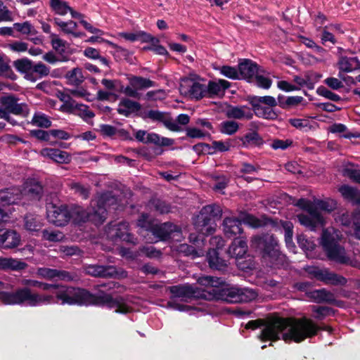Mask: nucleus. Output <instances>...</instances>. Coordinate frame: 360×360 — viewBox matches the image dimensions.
<instances>
[{"label":"nucleus","mask_w":360,"mask_h":360,"mask_svg":"<svg viewBox=\"0 0 360 360\" xmlns=\"http://www.w3.org/2000/svg\"><path fill=\"white\" fill-rule=\"evenodd\" d=\"M22 283L25 285V288L33 287L37 288L41 290H43L44 293H49L51 292L52 287H53V283H49L41 282L37 280L33 279H25L22 281Z\"/></svg>","instance_id":"49530a36"},{"label":"nucleus","mask_w":360,"mask_h":360,"mask_svg":"<svg viewBox=\"0 0 360 360\" xmlns=\"http://www.w3.org/2000/svg\"><path fill=\"white\" fill-rule=\"evenodd\" d=\"M50 37L53 49L59 54L63 55L65 52L66 42L55 34H51Z\"/></svg>","instance_id":"6e6d98bb"},{"label":"nucleus","mask_w":360,"mask_h":360,"mask_svg":"<svg viewBox=\"0 0 360 360\" xmlns=\"http://www.w3.org/2000/svg\"><path fill=\"white\" fill-rule=\"evenodd\" d=\"M104 214L103 209L96 211L95 207L91 208L89 212L80 207L72 210V218L78 224L89 221L96 226L101 225L104 222Z\"/></svg>","instance_id":"1a4fd4ad"},{"label":"nucleus","mask_w":360,"mask_h":360,"mask_svg":"<svg viewBox=\"0 0 360 360\" xmlns=\"http://www.w3.org/2000/svg\"><path fill=\"white\" fill-rule=\"evenodd\" d=\"M188 93L190 96L195 100L207 98L206 85L199 82H193L189 87Z\"/></svg>","instance_id":"ea45409f"},{"label":"nucleus","mask_w":360,"mask_h":360,"mask_svg":"<svg viewBox=\"0 0 360 360\" xmlns=\"http://www.w3.org/2000/svg\"><path fill=\"white\" fill-rule=\"evenodd\" d=\"M219 72L224 77L231 79H240L238 68H236L229 65H223L219 68Z\"/></svg>","instance_id":"4d7b16f0"},{"label":"nucleus","mask_w":360,"mask_h":360,"mask_svg":"<svg viewBox=\"0 0 360 360\" xmlns=\"http://www.w3.org/2000/svg\"><path fill=\"white\" fill-rule=\"evenodd\" d=\"M312 311L316 314L315 319L322 320L333 311V309L323 306H312Z\"/></svg>","instance_id":"0e129e2a"},{"label":"nucleus","mask_w":360,"mask_h":360,"mask_svg":"<svg viewBox=\"0 0 360 360\" xmlns=\"http://www.w3.org/2000/svg\"><path fill=\"white\" fill-rule=\"evenodd\" d=\"M120 36L125 40L134 42L141 41L142 43H155L160 42V40L153 37L150 34L144 31H137L136 32H121Z\"/></svg>","instance_id":"5701e85b"},{"label":"nucleus","mask_w":360,"mask_h":360,"mask_svg":"<svg viewBox=\"0 0 360 360\" xmlns=\"http://www.w3.org/2000/svg\"><path fill=\"white\" fill-rule=\"evenodd\" d=\"M309 296L316 303L334 304L336 301L334 294L325 288L312 290Z\"/></svg>","instance_id":"473e14b6"},{"label":"nucleus","mask_w":360,"mask_h":360,"mask_svg":"<svg viewBox=\"0 0 360 360\" xmlns=\"http://www.w3.org/2000/svg\"><path fill=\"white\" fill-rule=\"evenodd\" d=\"M50 69L41 62L32 63V68L27 75V80L34 82L44 77L49 75Z\"/></svg>","instance_id":"2f4dec72"},{"label":"nucleus","mask_w":360,"mask_h":360,"mask_svg":"<svg viewBox=\"0 0 360 360\" xmlns=\"http://www.w3.org/2000/svg\"><path fill=\"white\" fill-rule=\"evenodd\" d=\"M120 286L119 283L114 281L103 283L96 286L97 294H93L84 288L53 283V287L49 293L34 292L30 288H20L12 293L0 292V298L1 302L6 305H96L115 309L116 313L127 314L130 311V307L124 297H113L111 294L100 289L103 288L106 291H110Z\"/></svg>","instance_id":"f257e3e1"},{"label":"nucleus","mask_w":360,"mask_h":360,"mask_svg":"<svg viewBox=\"0 0 360 360\" xmlns=\"http://www.w3.org/2000/svg\"><path fill=\"white\" fill-rule=\"evenodd\" d=\"M9 59L4 54H0V76L15 80L16 75L9 65Z\"/></svg>","instance_id":"4c0bfd02"},{"label":"nucleus","mask_w":360,"mask_h":360,"mask_svg":"<svg viewBox=\"0 0 360 360\" xmlns=\"http://www.w3.org/2000/svg\"><path fill=\"white\" fill-rule=\"evenodd\" d=\"M107 237L115 242L117 240L136 244L137 239L129 232V224L126 221L110 223L105 228Z\"/></svg>","instance_id":"0eeeda50"},{"label":"nucleus","mask_w":360,"mask_h":360,"mask_svg":"<svg viewBox=\"0 0 360 360\" xmlns=\"http://www.w3.org/2000/svg\"><path fill=\"white\" fill-rule=\"evenodd\" d=\"M226 115L228 118L243 120L250 119L252 113L248 110L246 106H229L226 110Z\"/></svg>","instance_id":"f704fd0d"},{"label":"nucleus","mask_w":360,"mask_h":360,"mask_svg":"<svg viewBox=\"0 0 360 360\" xmlns=\"http://www.w3.org/2000/svg\"><path fill=\"white\" fill-rule=\"evenodd\" d=\"M13 28L22 34L35 35L37 34V31L29 21H25L22 23L15 22L13 24Z\"/></svg>","instance_id":"09e8293b"},{"label":"nucleus","mask_w":360,"mask_h":360,"mask_svg":"<svg viewBox=\"0 0 360 360\" xmlns=\"http://www.w3.org/2000/svg\"><path fill=\"white\" fill-rule=\"evenodd\" d=\"M27 266V264L21 260L0 256V270L1 271H21Z\"/></svg>","instance_id":"7c9ffc66"},{"label":"nucleus","mask_w":360,"mask_h":360,"mask_svg":"<svg viewBox=\"0 0 360 360\" xmlns=\"http://www.w3.org/2000/svg\"><path fill=\"white\" fill-rule=\"evenodd\" d=\"M231 86L229 82L225 79L218 81H209L206 85L207 98H214L215 96L222 95Z\"/></svg>","instance_id":"4be33fe9"},{"label":"nucleus","mask_w":360,"mask_h":360,"mask_svg":"<svg viewBox=\"0 0 360 360\" xmlns=\"http://www.w3.org/2000/svg\"><path fill=\"white\" fill-rule=\"evenodd\" d=\"M70 13L71 16L72 18L78 19L79 20V22L81 25L84 27L86 30H87L91 34H103V31L100 29H98L96 27H94L92 26L90 23H89L87 21L83 19L84 15L81 13H79L77 11H75L70 7V10L68 11Z\"/></svg>","instance_id":"c03bdc74"},{"label":"nucleus","mask_w":360,"mask_h":360,"mask_svg":"<svg viewBox=\"0 0 360 360\" xmlns=\"http://www.w3.org/2000/svg\"><path fill=\"white\" fill-rule=\"evenodd\" d=\"M32 63L33 62L29 58H22L15 60L13 62V67L18 72L24 75L25 79H27Z\"/></svg>","instance_id":"37998d69"},{"label":"nucleus","mask_w":360,"mask_h":360,"mask_svg":"<svg viewBox=\"0 0 360 360\" xmlns=\"http://www.w3.org/2000/svg\"><path fill=\"white\" fill-rule=\"evenodd\" d=\"M316 92L319 96L325 97L326 98L333 101H340L341 100V97L339 95L328 90L323 86H319L316 89Z\"/></svg>","instance_id":"052dcab7"},{"label":"nucleus","mask_w":360,"mask_h":360,"mask_svg":"<svg viewBox=\"0 0 360 360\" xmlns=\"http://www.w3.org/2000/svg\"><path fill=\"white\" fill-rule=\"evenodd\" d=\"M227 252L231 257H235L236 259L245 257L248 252L246 238L243 237L236 238L229 246Z\"/></svg>","instance_id":"aec40b11"},{"label":"nucleus","mask_w":360,"mask_h":360,"mask_svg":"<svg viewBox=\"0 0 360 360\" xmlns=\"http://www.w3.org/2000/svg\"><path fill=\"white\" fill-rule=\"evenodd\" d=\"M117 204V198L112 191H106L99 193L96 198V210H100L103 209L105 210L104 221L107 217V207L115 205Z\"/></svg>","instance_id":"412c9836"},{"label":"nucleus","mask_w":360,"mask_h":360,"mask_svg":"<svg viewBox=\"0 0 360 360\" xmlns=\"http://www.w3.org/2000/svg\"><path fill=\"white\" fill-rule=\"evenodd\" d=\"M332 333L333 328L326 325H318L306 317L288 319L276 317L270 320L261 331L263 341H275L281 338L285 342H301L307 338L316 336L319 331Z\"/></svg>","instance_id":"7ed1b4c3"},{"label":"nucleus","mask_w":360,"mask_h":360,"mask_svg":"<svg viewBox=\"0 0 360 360\" xmlns=\"http://www.w3.org/2000/svg\"><path fill=\"white\" fill-rule=\"evenodd\" d=\"M56 269H51L48 267L37 268L36 274L44 279L53 281L56 279Z\"/></svg>","instance_id":"13d9d810"},{"label":"nucleus","mask_w":360,"mask_h":360,"mask_svg":"<svg viewBox=\"0 0 360 360\" xmlns=\"http://www.w3.org/2000/svg\"><path fill=\"white\" fill-rule=\"evenodd\" d=\"M342 174L352 181L360 184V169L345 167L342 169Z\"/></svg>","instance_id":"774afa93"},{"label":"nucleus","mask_w":360,"mask_h":360,"mask_svg":"<svg viewBox=\"0 0 360 360\" xmlns=\"http://www.w3.org/2000/svg\"><path fill=\"white\" fill-rule=\"evenodd\" d=\"M238 129L239 124L236 121L226 120L220 124V131L225 134H234Z\"/></svg>","instance_id":"864d4df0"},{"label":"nucleus","mask_w":360,"mask_h":360,"mask_svg":"<svg viewBox=\"0 0 360 360\" xmlns=\"http://www.w3.org/2000/svg\"><path fill=\"white\" fill-rule=\"evenodd\" d=\"M151 232L158 240H167L179 235L181 233V229L173 223L165 222L153 226Z\"/></svg>","instance_id":"2eb2a0df"},{"label":"nucleus","mask_w":360,"mask_h":360,"mask_svg":"<svg viewBox=\"0 0 360 360\" xmlns=\"http://www.w3.org/2000/svg\"><path fill=\"white\" fill-rule=\"evenodd\" d=\"M252 243L262 252L263 257H269L274 265H283L285 256L280 251L278 241L273 235L255 236Z\"/></svg>","instance_id":"423d86ee"},{"label":"nucleus","mask_w":360,"mask_h":360,"mask_svg":"<svg viewBox=\"0 0 360 360\" xmlns=\"http://www.w3.org/2000/svg\"><path fill=\"white\" fill-rule=\"evenodd\" d=\"M322 75L318 72L308 71L304 73V79L306 80L307 88L314 89L315 84L320 80Z\"/></svg>","instance_id":"5fc2aeb1"},{"label":"nucleus","mask_w":360,"mask_h":360,"mask_svg":"<svg viewBox=\"0 0 360 360\" xmlns=\"http://www.w3.org/2000/svg\"><path fill=\"white\" fill-rule=\"evenodd\" d=\"M148 205L161 214H167L172 211L171 205L159 198L151 199Z\"/></svg>","instance_id":"a18cd8bd"},{"label":"nucleus","mask_w":360,"mask_h":360,"mask_svg":"<svg viewBox=\"0 0 360 360\" xmlns=\"http://www.w3.org/2000/svg\"><path fill=\"white\" fill-rule=\"evenodd\" d=\"M136 139L144 143H153L159 146H170L174 140L167 137H162L155 133H147L144 130H139L135 134Z\"/></svg>","instance_id":"dca6fc26"},{"label":"nucleus","mask_w":360,"mask_h":360,"mask_svg":"<svg viewBox=\"0 0 360 360\" xmlns=\"http://www.w3.org/2000/svg\"><path fill=\"white\" fill-rule=\"evenodd\" d=\"M77 279V275L73 272H70L65 270H56V281H73Z\"/></svg>","instance_id":"69168bd1"},{"label":"nucleus","mask_w":360,"mask_h":360,"mask_svg":"<svg viewBox=\"0 0 360 360\" xmlns=\"http://www.w3.org/2000/svg\"><path fill=\"white\" fill-rule=\"evenodd\" d=\"M180 251L184 252L186 256H190L192 258H196L203 255L204 251L202 248H194L192 245L188 244H182L180 246Z\"/></svg>","instance_id":"603ef678"},{"label":"nucleus","mask_w":360,"mask_h":360,"mask_svg":"<svg viewBox=\"0 0 360 360\" xmlns=\"http://www.w3.org/2000/svg\"><path fill=\"white\" fill-rule=\"evenodd\" d=\"M130 85L138 90L148 89L155 86V82L142 77L133 76L129 79Z\"/></svg>","instance_id":"a19ab883"},{"label":"nucleus","mask_w":360,"mask_h":360,"mask_svg":"<svg viewBox=\"0 0 360 360\" xmlns=\"http://www.w3.org/2000/svg\"><path fill=\"white\" fill-rule=\"evenodd\" d=\"M24 192L31 200H39L43 194V187L36 179H29L25 183Z\"/></svg>","instance_id":"c85d7f7f"},{"label":"nucleus","mask_w":360,"mask_h":360,"mask_svg":"<svg viewBox=\"0 0 360 360\" xmlns=\"http://www.w3.org/2000/svg\"><path fill=\"white\" fill-rule=\"evenodd\" d=\"M253 103H264L267 105L269 107H275L277 105V101L275 98L271 96H255L252 98V104Z\"/></svg>","instance_id":"338daca9"},{"label":"nucleus","mask_w":360,"mask_h":360,"mask_svg":"<svg viewBox=\"0 0 360 360\" xmlns=\"http://www.w3.org/2000/svg\"><path fill=\"white\" fill-rule=\"evenodd\" d=\"M206 260L209 266L212 269L224 271L228 266L226 260L219 257V252L216 249H210L206 255Z\"/></svg>","instance_id":"b1692460"},{"label":"nucleus","mask_w":360,"mask_h":360,"mask_svg":"<svg viewBox=\"0 0 360 360\" xmlns=\"http://www.w3.org/2000/svg\"><path fill=\"white\" fill-rule=\"evenodd\" d=\"M52 11L59 15H65L70 10L68 3L64 0H58L50 4Z\"/></svg>","instance_id":"8fccbe9b"},{"label":"nucleus","mask_w":360,"mask_h":360,"mask_svg":"<svg viewBox=\"0 0 360 360\" xmlns=\"http://www.w3.org/2000/svg\"><path fill=\"white\" fill-rule=\"evenodd\" d=\"M100 131L103 136L112 137L117 134L120 136H123L125 139L129 137V134L124 129L117 130L114 126L110 124H101L100 125Z\"/></svg>","instance_id":"de8ad7c7"},{"label":"nucleus","mask_w":360,"mask_h":360,"mask_svg":"<svg viewBox=\"0 0 360 360\" xmlns=\"http://www.w3.org/2000/svg\"><path fill=\"white\" fill-rule=\"evenodd\" d=\"M222 215V210L217 205L204 206L193 219V225L198 233H191L188 236L190 243L202 248L205 236L212 235L215 231L216 221Z\"/></svg>","instance_id":"20e7f679"},{"label":"nucleus","mask_w":360,"mask_h":360,"mask_svg":"<svg viewBox=\"0 0 360 360\" xmlns=\"http://www.w3.org/2000/svg\"><path fill=\"white\" fill-rule=\"evenodd\" d=\"M223 226L224 233L229 238L234 237L243 232L242 222L237 218H225Z\"/></svg>","instance_id":"a878e982"},{"label":"nucleus","mask_w":360,"mask_h":360,"mask_svg":"<svg viewBox=\"0 0 360 360\" xmlns=\"http://www.w3.org/2000/svg\"><path fill=\"white\" fill-rule=\"evenodd\" d=\"M25 228L30 232L39 231L43 226V219L34 214H27L24 217Z\"/></svg>","instance_id":"c9c22d12"},{"label":"nucleus","mask_w":360,"mask_h":360,"mask_svg":"<svg viewBox=\"0 0 360 360\" xmlns=\"http://www.w3.org/2000/svg\"><path fill=\"white\" fill-rule=\"evenodd\" d=\"M339 72H352L360 70V60L356 56H340L338 63Z\"/></svg>","instance_id":"393cba45"},{"label":"nucleus","mask_w":360,"mask_h":360,"mask_svg":"<svg viewBox=\"0 0 360 360\" xmlns=\"http://www.w3.org/2000/svg\"><path fill=\"white\" fill-rule=\"evenodd\" d=\"M20 242V235L14 230L0 229V248L12 249L16 248Z\"/></svg>","instance_id":"f3484780"},{"label":"nucleus","mask_w":360,"mask_h":360,"mask_svg":"<svg viewBox=\"0 0 360 360\" xmlns=\"http://www.w3.org/2000/svg\"><path fill=\"white\" fill-rule=\"evenodd\" d=\"M238 70L240 79L250 80L258 74L259 66L250 59H243L238 64Z\"/></svg>","instance_id":"a211bd4d"},{"label":"nucleus","mask_w":360,"mask_h":360,"mask_svg":"<svg viewBox=\"0 0 360 360\" xmlns=\"http://www.w3.org/2000/svg\"><path fill=\"white\" fill-rule=\"evenodd\" d=\"M198 281L201 285L207 287L201 293L188 285L170 286L169 291L173 297L180 298L184 301L200 296L206 300H220L231 304L249 302L258 296L257 291L253 288L238 286L219 287V285L224 282L221 278L206 276L200 277Z\"/></svg>","instance_id":"f03ea898"},{"label":"nucleus","mask_w":360,"mask_h":360,"mask_svg":"<svg viewBox=\"0 0 360 360\" xmlns=\"http://www.w3.org/2000/svg\"><path fill=\"white\" fill-rule=\"evenodd\" d=\"M47 217L50 222L57 226L66 225L72 218V210L65 205L60 206H52V210L47 212Z\"/></svg>","instance_id":"f8f14e48"},{"label":"nucleus","mask_w":360,"mask_h":360,"mask_svg":"<svg viewBox=\"0 0 360 360\" xmlns=\"http://www.w3.org/2000/svg\"><path fill=\"white\" fill-rule=\"evenodd\" d=\"M41 154L59 164H68L71 162V155L68 152L58 148H43Z\"/></svg>","instance_id":"6ab92c4d"},{"label":"nucleus","mask_w":360,"mask_h":360,"mask_svg":"<svg viewBox=\"0 0 360 360\" xmlns=\"http://www.w3.org/2000/svg\"><path fill=\"white\" fill-rule=\"evenodd\" d=\"M30 124L40 128H49L51 126V121L49 116L41 112H35Z\"/></svg>","instance_id":"79ce46f5"},{"label":"nucleus","mask_w":360,"mask_h":360,"mask_svg":"<svg viewBox=\"0 0 360 360\" xmlns=\"http://www.w3.org/2000/svg\"><path fill=\"white\" fill-rule=\"evenodd\" d=\"M186 134L187 137L191 139H202L207 136H210L208 131L196 127H187L186 129Z\"/></svg>","instance_id":"680f3d73"},{"label":"nucleus","mask_w":360,"mask_h":360,"mask_svg":"<svg viewBox=\"0 0 360 360\" xmlns=\"http://www.w3.org/2000/svg\"><path fill=\"white\" fill-rule=\"evenodd\" d=\"M252 106L256 115L258 117L269 120H274L277 117V114L272 109V107L262 106L256 103H253Z\"/></svg>","instance_id":"58836bf2"},{"label":"nucleus","mask_w":360,"mask_h":360,"mask_svg":"<svg viewBox=\"0 0 360 360\" xmlns=\"http://www.w3.org/2000/svg\"><path fill=\"white\" fill-rule=\"evenodd\" d=\"M139 116L145 121L162 122L169 130L173 131H181V127L174 123L166 112L158 110L140 111Z\"/></svg>","instance_id":"9b49d317"},{"label":"nucleus","mask_w":360,"mask_h":360,"mask_svg":"<svg viewBox=\"0 0 360 360\" xmlns=\"http://www.w3.org/2000/svg\"><path fill=\"white\" fill-rule=\"evenodd\" d=\"M244 148H253L263 144V139L256 131H251L239 138Z\"/></svg>","instance_id":"72a5a7b5"},{"label":"nucleus","mask_w":360,"mask_h":360,"mask_svg":"<svg viewBox=\"0 0 360 360\" xmlns=\"http://www.w3.org/2000/svg\"><path fill=\"white\" fill-rule=\"evenodd\" d=\"M53 20L54 24L60 27V31L66 34H70L75 37H82L85 35L84 32L76 30L77 24L73 20H70L65 22L58 18H54Z\"/></svg>","instance_id":"cd10ccee"},{"label":"nucleus","mask_w":360,"mask_h":360,"mask_svg":"<svg viewBox=\"0 0 360 360\" xmlns=\"http://www.w3.org/2000/svg\"><path fill=\"white\" fill-rule=\"evenodd\" d=\"M87 273L95 277H112L117 274L113 266L91 265L87 268Z\"/></svg>","instance_id":"c756f323"},{"label":"nucleus","mask_w":360,"mask_h":360,"mask_svg":"<svg viewBox=\"0 0 360 360\" xmlns=\"http://www.w3.org/2000/svg\"><path fill=\"white\" fill-rule=\"evenodd\" d=\"M19 98L13 95H5L0 98V103L7 113L26 117L30 113L28 105L25 103H18Z\"/></svg>","instance_id":"9d476101"},{"label":"nucleus","mask_w":360,"mask_h":360,"mask_svg":"<svg viewBox=\"0 0 360 360\" xmlns=\"http://www.w3.org/2000/svg\"><path fill=\"white\" fill-rule=\"evenodd\" d=\"M42 238L49 241L57 242L63 239V235L61 232L58 231H49L44 229L42 231Z\"/></svg>","instance_id":"e2e57ef3"},{"label":"nucleus","mask_w":360,"mask_h":360,"mask_svg":"<svg viewBox=\"0 0 360 360\" xmlns=\"http://www.w3.org/2000/svg\"><path fill=\"white\" fill-rule=\"evenodd\" d=\"M75 115L79 116L85 121L95 116V114L89 110L88 105L82 103L78 104Z\"/></svg>","instance_id":"bf43d9fd"},{"label":"nucleus","mask_w":360,"mask_h":360,"mask_svg":"<svg viewBox=\"0 0 360 360\" xmlns=\"http://www.w3.org/2000/svg\"><path fill=\"white\" fill-rule=\"evenodd\" d=\"M141 108V105L139 103L124 98L120 101L117 110L120 115L129 117L133 113H137Z\"/></svg>","instance_id":"bb28decb"},{"label":"nucleus","mask_w":360,"mask_h":360,"mask_svg":"<svg viewBox=\"0 0 360 360\" xmlns=\"http://www.w3.org/2000/svg\"><path fill=\"white\" fill-rule=\"evenodd\" d=\"M341 238L342 235L338 230L333 228L325 229L322 231L320 244L330 260L340 264H348L350 259L345 248L340 243Z\"/></svg>","instance_id":"39448f33"},{"label":"nucleus","mask_w":360,"mask_h":360,"mask_svg":"<svg viewBox=\"0 0 360 360\" xmlns=\"http://www.w3.org/2000/svg\"><path fill=\"white\" fill-rule=\"evenodd\" d=\"M65 78L69 84L79 86L85 80L86 76L84 75L81 68H75L66 72Z\"/></svg>","instance_id":"e433bc0d"},{"label":"nucleus","mask_w":360,"mask_h":360,"mask_svg":"<svg viewBox=\"0 0 360 360\" xmlns=\"http://www.w3.org/2000/svg\"><path fill=\"white\" fill-rule=\"evenodd\" d=\"M308 214H300L297 215L299 222L311 231H315L318 227L324 225V219L316 208L309 207Z\"/></svg>","instance_id":"ddd939ff"},{"label":"nucleus","mask_w":360,"mask_h":360,"mask_svg":"<svg viewBox=\"0 0 360 360\" xmlns=\"http://www.w3.org/2000/svg\"><path fill=\"white\" fill-rule=\"evenodd\" d=\"M61 100L63 104L61 105V109L63 112L75 115L78 103L73 100L70 96H64Z\"/></svg>","instance_id":"3c124183"},{"label":"nucleus","mask_w":360,"mask_h":360,"mask_svg":"<svg viewBox=\"0 0 360 360\" xmlns=\"http://www.w3.org/2000/svg\"><path fill=\"white\" fill-rule=\"evenodd\" d=\"M22 192L18 187L6 188L0 192V221H6L11 210L4 208L6 205H13L22 198Z\"/></svg>","instance_id":"6e6552de"},{"label":"nucleus","mask_w":360,"mask_h":360,"mask_svg":"<svg viewBox=\"0 0 360 360\" xmlns=\"http://www.w3.org/2000/svg\"><path fill=\"white\" fill-rule=\"evenodd\" d=\"M309 274L326 284L345 285L347 283V279L344 276L329 271L328 269L314 268L309 271Z\"/></svg>","instance_id":"4468645a"}]
</instances>
